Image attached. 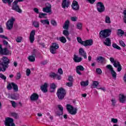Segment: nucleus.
Wrapping results in <instances>:
<instances>
[{"label":"nucleus","mask_w":126,"mask_h":126,"mask_svg":"<svg viewBox=\"0 0 126 126\" xmlns=\"http://www.w3.org/2000/svg\"><path fill=\"white\" fill-rule=\"evenodd\" d=\"M47 15V13H39L38 17L39 18H45V16Z\"/></svg>","instance_id":"58836bf2"},{"label":"nucleus","mask_w":126,"mask_h":126,"mask_svg":"<svg viewBox=\"0 0 126 126\" xmlns=\"http://www.w3.org/2000/svg\"><path fill=\"white\" fill-rule=\"evenodd\" d=\"M66 109L68 111L69 114H70V115H76L77 114V107H73L70 104H67L66 105Z\"/></svg>","instance_id":"39448f33"},{"label":"nucleus","mask_w":126,"mask_h":126,"mask_svg":"<svg viewBox=\"0 0 126 126\" xmlns=\"http://www.w3.org/2000/svg\"><path fill=\"white\" fill-rule=\"evenodd\" d=\"M104 45L110 47L112 44L111 42V39L109 37H106L105 41L103 42Z\"/></svg>","instance_id":"412c9836"},{"label":"nucleus","mask_w":126,"mask_h":126,"mask_svg":"<svg viewBox=\"0 0 126 126\" xmlns=\"http://www.w3.org/2000/svg\"><path fill=\"white\" fill-rule=\"evenodd\" d=\"M77 28L79 30L81 29V28H82V24L81 23H78L77 24Z\"/></svg>","instance_id":"09e8293b"},{"label":"nucleus","mask_w":126,"mask_h":126,"mask_svg":"<svg viewBox=\"0 0 126 126\" xmlns=\"http://www.w3.org/2000/svg\"><path fill=\"white\" fill-rule=\"evenodd\" d=\"M111 101L112 102V106L113 107H115V106H116V104H117V100H116V98H112Z\"/></svg>","instance_id":"a19ab883"},{"label":"nucleus","mask_w":126,"mask_h":126,"mask_svg":"<svg viewBox=\"0 0 126 126\" xmlns=\"http://www.w3.org/2000/svg\"><path fill=\"white\" fill-rule=\"evenodd\" d=\"M79 54L81 57H83L84 59H87V56H86V52L84 51L83 48H80L79 50Z\"/></svg>","instance_id":"a211bd4d"},{"label":"nucleus","mask_w":126,"mask_h":126,"mask_svg":"<svg viewBox=\"0 0 126 126\" xmlns=\"http://www.w3.org/2000/svg\"><path fill=\"white\" fill-rule=\"evenodd\" d=\"M57 74L54 73V72H51L49 74V76L50 77H52L53 78H55L56 76H57Z\"/></svg>","instance_id":"de8ad7c7"},{"label":"nucleus","mask_w":126,"mask_h":126,"mask_svg":"<svg viewBox=\"0 0 126 126\" xmlns=\"http://www.w3.org/2000/svg\"><path fill=\"white\" fill-rule=\"evenodd\" d=\"M41 23H42V24L45 25L47 24V25H50V22L48 20H41L40 21Z\"/></svg>","instance_id":"72a5a7b5"},{"label":"nucleus","mask_w":126,"mask_h":126,"mask_svg":"<svg viewBox=\"0 0 126 126\" xmlns=\"http://www.w3.org/2000/svg\"><path fill=\"white\" fill-rule=\"evenodd\" d=\"M125 34V32L123 31L122 29H118V32H117V35L118 36H120L121 35V36H123Z\"/></svg>","instance_id":"2f4dec72"},{"label":"nucleus","mask_w":126,"mask_h":126,"mask_svg":"<svg viewBox=\"0 0 126 126\" xmlns=\"http://www.w3.org/2000/svg\"><path fill=\"white\" fill-rule=\"evenodd\" d=\"M113 65L115 67H118L117 71H119V72L122 70V65L120 63V62H117V63H114Z\"/></svg>","instance_id":"aec40b11"},{"label":"nucleus","mask_w":126,"mask_h":126,"mask_svg":"<svg viewBox=\"0 0 126 126\" xmlns=\"http://www.w3.org/2000/svg\"><path fill=\"white\" fill-rule=\"evenodd\" d=\"M12 86H13V88L15 92H17L18 91V86L15 83L12 82L11 83Z\"/></svg>","instance_id":"cd10ccee"},{"label":"nucleus","mask_w":126,"mask_h":126,"mask_svg":"<svg viewBox=\"0 0 126 126\" xmlns=\"http://www.w3.org/2000/svg\"><path fill=\"white\" fill-rule=\"evenodd\" d=\"M31 73V70H30V69H27L26 70V74L27 76H29Z\"/></svg>","instance_id":"680f3d73"},{"label":"nucleus","mask_w":126,"mask_h":126,"mask_svg":"<svg viewBox=\"0 0 126 126\" xmlns=\"http://www.w3.org/2000/svg\"><path fill=\"white\" fill-rule=\"evenodd\" d=\"M119 43H120L121 46H122L124 48H125V47H126V44L125 43V42H124V41L123 40H120L119 41Z\"/></svg>","instance_id":"bf43d9fd"},{"label":"nucleus","mask_w":126,"mask_h":126,"mask_svg":"<svg viewBox=\"0 0 126 126\" xmlns=\"http://www.w3.org/2000/svg\"><path fill=\"white\" fill-rule=\"evenodd\" d=\"M20 1H23V0H15L12 3V9L18 13H22V10L18 5V2Z\"/></svg>","instance_id":"7ed1b4c3"},{"label":"nucleus","mask_w":126,"mask_h":126,"mask_svg":"<svg viewBox=\"0 0 126 126\" xmlns=\"http://www.w3.org/2000/svg\"><path fill=\"white\" fill-rule=\"evenodd\" d=\"M35 30H32L31 32L29 37V40L31 42V44H33L34 43V41L35 40Z\"/></svg>","instance_id":"ddd939ff"},{"label":"nucleus","mask_w":126,"mask_h":126,"mask_svg":"<svg viewBox=\"0 0 126 126\" xmlns=\"http://www.w3.org/2000/svg\"><path fill=\"white\" fill-rule=\"evenodd\" d=\"M119 101L121 103H125L126 101V97L125 96V95L122 94L119 97Z\"/></svg>","instance_id":"393cba45"},{"label":"nucleus","mask_w":126,"mask_h":126,"mask_svg":"<svg viewBox=\"0 0 126 126\" xmlns=\"http://www.w3.org/2000/svg\"><path fill=\"white\" fill-rule=\"evenodd\" d=\"M8 98H11L12 100H18L19 99V94H12L8 96Z\"/></svg>","instance_id":"5701e85b"},{"label":"nucleus","mask_w":126,"mask_h":126,"mask_svg":"<svg viewBox=\"0 0 126 126\" xmlns=\"http://www.w3.org/2000/svg\"><path fill=\"white\" fill-rule=\"evenodd\" d=\"M96 72L98 74H102V70L99 68L96 69Z\"/></svg>","instance_id":"13d9d810"},{"label":"nucleus","mask_w":126,"mask_h":126,"mask_svg":"<svg viewBox=\"0 0 126 126\" xmlns=\"http://www.w3.org/2000/svg\"><path fill=\"white\" fill-rule=\"evenodd\" d=\"M59 49V44L57 43H52V46L50 48V52L51 54L55 55L56 51Z\"/></svg>","instance_id":"f8f14e48"},{"label":"nucleus","mask_w":126,"mask_h":126,"mask_svg":"<svg viewBox=\"0 0 126 126\" xmlns=\"http://www.w3.org/2000/svg\"><path fill=\"white\" fill-rule=\"evenodd\" d=\"M4 123L6 126H15V124L13 123V119L9 117L5 118Z\"/></svg>","instance_id":"1a4fd4ad"},{"label":"nucleus","mask_w":126,"mask_h":126,"mask_svg":"<svg viewBox=\"0 0 126 126\" xmlns=\"http://www.w3.org/2000/svg\"><path fill=\"white\" fill-rule=\"evenodd\" d=\"M7 88L8 89V90H11V89H12V85L9 83L8 84V85L7 86Z\"/></svg>","instance_id":"6e6d98bb"},{"label":"nucleus","mask_w":126,"mask_h":126,"mask_svg":"<svg viewBox=\"0 0 126 126\" xmlns=\"http://www.w3.org/2000/svg\"><path fill=\"white\" fill-rule=\"evenodd\" d=\"M32 25H33L34 27H35V28H39V22L34 21L32 23Z\"/></svg>","instance_id":"4c0bfd02"},{"label":"nucleus","mask_w":126,"mask_h":126,"mask_svg":"<svg viewBox=\"0 0 126 126\" xmlns=\"http://www.w3.org/2000/svg\"><path fill=\"white\" fill-rule=\"evenodd\" d=\"M49 63V61L48 60H45L44 61H42L41 63V64H43V65H45V64H47Z\"/></svg>","instance_id":"e2e57ef3"},{"label":"nucleus","mask_w":126,"mask_h":126,"mask_svg":"<svg viewBox=\"0 0 126 126\" xmlns=\"http://www.w3.org/2000/svg\"><path fill=\"white\" fill-rule=\"evenodd\" d=\"M48 84L45 83L44 85L40 86V89L43 93H47L48 92Z\"/></svg>","instance_id":"f3484780"},{"label":"nucleus","mask_w":126,"mask_h":126,"mask_svg":"<svg viewBox=\"0 0 126 126\" xmlns=\"http://www.w3.org/2000/svg\"><path fill=\"white\" fill-rule=\"evenodd\" d=\"M31 101H37L39 99V95L36 93L32 94L30 97Z\"/></svg>","instance_id":"6ab92c4d"},{"label":"nucleus","mask_w":126,"mask_h":126,"mask_svg":"<svg viewBox=\"0 0 126 126\" xmlns=\"http://www.w3.org/2000/svg\"><path fill=\"white\" fill-rule=\"evenodd\" d=\"M33 11L34 12H35V13H37V14H39L40 13V12H39V9L37 8H34L33 9Z\"/></svg>","instance_id":"0e129e2a"},{"label":"nucleus","mask_w":126,"mask_h":126,"mask_svg":"<svg viewBox=\"0 0 126 126\" xmlns=\"http://www.w3.org/2000/svg\"><path fill=\"white\" fill-rule=\"evenodd\" d=\"M73 60L75 63H80L82 61V58L81 57H79L77 55H74Z\"/></svg>","instance_id":"b1692460"},{"label":"nucleus","mask_w":126,"mask_h":126,"mask_svg":"<svg viewBox=\"0 0 126 126\" xmlns=\"http://www.w3.org/2000/svg\"><path fill=\"white\" fill-rule=\"evenodd\" d=\"M46 7L42 8L43 12H46V13H50L52 12V5L49 3L45 4Z\"/></svg>","instance_id":"9b49d317"},{"label":"nucleus","mask_w":126,"mask_h":126,"mask_svg":"<svg viewBox=\"0 0 126 126\" xmlns=\"http://www.w3.org/2000/svg\"><path fill=\"white\" fill-rule=\"evenodd\" d=\"M69 1L66 0H63L62 2V6L63 8L65 7H68L69 6Z\"/></svg>","instance_id":"4be33fe9"},{"label":"nucleus","mask_w":126,"mask_h":126,"mask_svg":"<svg viewBox=\"0 0 126 126\" xmlns=\"http://www.w3.org/2000/svg\"><path fill=\"white\" fill-rule=\"evenodd\" d=\"M0 78H1L3 80H6V76H4L3 74L0 73Z\"/></svg>","instance_id":"8fccbe9b"},{"label":"nucleus","mask_w":126,"mask_h":126,"mask_svg":"<svg viewBox=\"0 0 126 126\" xmlns=\"http://www.w3.org/2000/svg\"><path fill=\"white\" fill-rule=\"evenodd\" d=\"M66 86H68V87H72V85H73V83L72 82H67L66 83Z\"/></svg>","instance_id":"3c124183"},{"label":"nucleus","mask_w":126,"mask_h":126,"mask_svg":"<svg viewBox=\"0 0 126 126\" xmlns=\"http://www.w3.org/2000/svg\"><path fill=\"white\" fill-rule=\"evenodd\" d=\"M21 78V74H20V73H17V77L16 79H20Z\"/></svg>","instance_id":"69168bd1"},{"label":"nucleus","mask_w":126,"mask_h":126,"mask_svg":"<svg viewBox=\"0 0 126 126\" xmlns=\"http://www.w3.org/2000/svg\"><path fill=\"white\" fill-rule=\"evenodd\" d=\"M77 40L78 42V43L81 44V45H83L84 41H82V39H81V38H80V37H77Z\"/></svg>","instance_id":"37998d69"},{"label":"nucleus","mask_w":126,"mask_h":126,"mask_svg":"<svg viewBox=\"0 0 126 126\" xmlns=\"http://www.w3.org/2000/svg\"><path fill=\"white\" fill-rule=\"evenodd\" d=\"M68 80L70 82H73V77H72V76H69Z\"/></svg>","instance_id":"052dcab7"},{"label":"nucleus","mask_w":126,"mask_h":126,"mask_svg":"<svg viewBox=\"0 0 126 126\" xmlns=\"http://www.w3.org/2000/svg\"><path fill=\"white\" fill-rule=\"evenodd\" d=\"M71 6L73 10H79V4H78L77 1L75 0L73 1Z\"/></svg>","instance_id":"4468645a"},{"label":"nucleus","mask_w":126,"mask_h":126,"mask_svg":"<svg viewBox=\"0 0 126 126\" xmlns=\"http://www.w3.org/2000/svg\"><path fill=\"white\" fill-rule=\"evenodd\" d=\"M112 33V30L110 29H105L99 32V38H102V39H106L108 38Z\"/></svg>","instance_id":"f03ea898"},{"label":"nucleus","mask_w":126,"mask_h":126,"mask_svg":"<svg viewBox=\"0 0 126 126\" xmlns=\"http://www.w3.org/2000/svg\"><path fill=\"white\" fill-rule=\"evenodd\" d=\"M69 26V21L66 20L64 23V26H63V29H65L63 31V34L65 37H68L69 36V32H68V27Z\"/></svg>","instance_id":"423d86ee"},{"label":"nucleus","mask_w":126,"mask_h":126,"mask_svg":"<svg viewBox=\"0 0 126 126\" xmlns=\"http://www.w3.org/2000/svg\"><path fill=\"white\" fill-rule=\"evenodd\" d=\"M105 58L102 56H98L97 57L96 61L100 62V63H104Z\"/></svg>","instance_id":"7c9ffc66"},{"label":"nucleus","mask_w":126,"mask_h":126,"mask_svg":"<svg viewBox=\"0 0 126 126\" xmlns=\"http://www.w3.org/2000/svg\"><path fill=\"white\" fill-rule=\"evenodd\" d=\"M98 85H99V82L97 81H94L92 85V88H96Z\"/></svg>","instance_id":"c85d7f7f"},{"label":"nucleus","mask_w":126,"mask_h":126,"mask_svg":"<svg viewBox=\"0 0 126 126\" xmlns=\"http://www.w3.org/2000/svg\"><path fill=\"white\" fill-rule=\"evenodd\" d=\"M80 84L81 86H83V87H85L86 86H88L89 82L88 81H82L81 82Z\"/></svg>","instance_id":"c756f323"},{"label":"nucleus","mask_w":126,"mask_h":126,"mask_svg":"<svg viewBox=\"0 0 126 126\" xmlns=\"http://www.w3.org/2000/svg\"><path fill=\"white\" fill-rule=\"evenodd\" d=\"M16 41L17 43H21V41H22V37L18 36L16 39Z\"/></svg>","instance_id":"49530a36"},{"label":"nucleus","mask_w":126,"mask_h":126,"mask_svg":"<svg viewBox=\"0 0 126 126\" xmlns=\"http://www.w3.org/2000/svg\"><path fill=\"white\" fill-rule=\"evenodd\" d=\"M96 6L97 11L100 12V13H102V12H104V11H105V6L103 2H98L96 3Z\"/></svg>","instance_id":"6e6552de"},{"label":"nucleus","mask_w":126,"mask_h":126,"mask_svg":"<svg viewBox=\"0 0 126 126\" xmlns=\"http://www.w3.org/2000/svg\"><path fill=\"white\" fill-rule=\"evenodd\" d=\"M112 47L114 48V49H117V50H121V47L116 43H113L112 44Z\"/></svg>","instance_id":"79ce46f5"},{"label":"nucleus","mask_w":126,"mask_h":126,"mask_svg":"<svg viewBox=\"0 0 126 126\" xmlns=\"http://www.w3.org/2000/svg\"><path fill=\"white\" fill-rule=\"evenodd\" d=\"M66 94V92H65V90L63 88L59 89L57 92V95L59 100H63Z\"/></svg>","instance_id":"20e7f679"},{"label":"nucleus","mask_w":126,"mask_h":126,"mask_svg":"<svg viewBox=\"0 0 126 126\" xmlns=\"http://www.w3.org/2000/svg\"><path fill=\"white\" fill-rule=\"evenodd\" d=\"M106 68H107V69H109V71H110V72L114 70L113 66H112V65H111V64H108V65H106Z\"/></svg>","instance_id":"c9c22d12"},{"label":"nucleus","mask_w":126,"mask_h":126,"mask_svg":"<svg viewBox=\"0 0 126 126\" xmlns=\"http://www.w3.org/2000/svg\"><path fill=\"white\" fill-rule=\"evenodd\" d=\"M111 73L112 75V77L114 78V79H116L117 78V73L115 70L111 71Z\"/></svg>","instance_id":"e433bc0d"},{"label":"nucleus","mask_w":126,"mask_h":126,"mask_svg":"<svg viewBox=\"0 0 126 126\" xmlns=\"http://www.w3.org/2000/svg\"><path fill=\"white\" fill-rule=\"evenodd\" d=\"M111 123H113V124H117L118 123V119H115V118H112Z\"/></svg>","instance_id":"4d7b16f0"},{"label":"nucleus","mask_w":126,"mask_h":126,"mask_svg":"<svg viewBox=\"0 0 126 126\" xmlns=\"http://www.w3.org/2000/svg\"><path fill=\"white\" fill-rule=\"evenodd\" d=\"M105 22L106 23H108V24H110L111 23V19L110 17L106 16L105 17Z\"/></svg>","instance_id":"ea45409f"},{"label":"nucleus","mask_w":126,"mask_h":126,"mask_svg":"<svg viewBox=\"0 0 126 126\" xmlns=\"http://www.w3.org/2000/svg\"><path fill=\"white\" fill-rule=\"evenodd\" d=\"M56 88H57V86L54 83L51 84L50 85V92L53 93L55 92V90H56Z\"/></svg>","instance_id":"a878e982"},{"label":"nucleus","mask_w":126,"mask_h":126,"mask_svg":"<svg viewBox=\"0 0 126 126\" xmlns=\"http://www.w3.org/2000/svg\"><path fill=\"white\" fill-rule=\"evenodd\" d=\"M28 59L30 62H31L32 63L34 62L35 61V56H29L28 57Z\"/></svg>","instance_id":"473e14b6"},{"label":"nucleus","mask_w":126,"mask_h":126,"mask_svg":"<svg viewBox=\"0 0 126 126\" xmlns=\"http://www.w3.org/2000/svg\"><path fill=\"white\" fill-rule=\"evenodd\" d=\"M58 108L59 110L61 111V113L63 114V106L61 105H58Z\"/></svg>","instance_id":"c03bdc74"},{"label":"nucleus","mask_w":126,"mask_h":126,"mask_svg":"<svg viewBox=\"0 0 126 126\" xmlns=\"http://www.w3.org/2000/svg\"><path fill=\"white\" fill-rule=\"evenodd\" d=\"M10 103H11L12 106L13 108L16 107V103L15 102V101H14L13 100H11Z\"/></svg>","instance_id":"603ef678"},{"label":"nucleus","mask_w":126,"mask_h":126,"mask_svg":"<svg viewBox=\"0 0 126 126\" xmlns=\"http://www.w3.org/2000/svg\"><path fill=\"white\" fill-rule=\"evenodd\" d=\"M14 21H15V19L12 17L7 22L6 26L8 30H11V29L13 28V23H14Z\"/></svg>","instance_id":"0eeeda50"},{"label":"nucleus","mask_w":126,"mask_h":126,"mask_svg":"<svg viewBox=\"0 0 126 126\" xmlns=\"http://www.w3.org/2000/svg\"><path fill=\"white\" fill-rule=\"evenodd\" d=\"M110 61L111 62V63H117L116 62V61H115V59L111 57L110 58Z\"/></svg>","instance_id":"774afa93"},{"label":"nucleus","mask_w":126,"mask_h":126,"mask_svg":"<svg viewBox=\"0 0 126 126\" xmlns=\"http://www.w3.org/2000/svg\"><path fill=\"white\" fill-rule=\"evenodd\" d=\"M0 54L4 56H8L9 54H11V52L8 50L7 48L2 49V46L0 44Z\"/></svg>","instance_id":"9d476101"},{"label":"nucleus","mask_w":126,"mask_h":126,"mask_svg":"<svg viewBox=\"0 0 126 126\" xmlns=\"http://www.w3.org/2000/svg\"><path fill=\"white\" fill-rule=\"evenodd\" d=\"M3 3H8V5L11 4V2L13 1V0H2Z\"/></svg>","instance_id":"f704fd0d"},{"label":"nucleus","mask_w":126,"mask_h":126,"mask_svg":"<svg viewBox=\"0 0 126 126\" xmlns=\"http://www.w3.org/2000/svg\"><path fill=\"white\" fill-rule=\"evenodd\" d=\"M56 116H58V117H60L61 116H63V112H62V113H61V111H57L55 112Z\"/></svg>","instance_id":"a18cd8bd"},{"label":"nucleus","mask_w":126,"mask_h":126,"mask_svg":"<svg viewBox=\"0 0 126 126\" xmlns=\"http://www.w3.org/2000/svg\"><path fill=\"white\" fill-rule=\"evenodd\" d=\"M58 40L60 41L61 43H63V44L66 43V38H65L64 36L60 37Z\"/></svg>","instance_id":"bb28decb"},{"label":"nucleus","mask_w":126,"mask_h":126,"mask_svg":"<svg viewBox=\"0 0 126 126\" xmlns=\"http://www.w3.org/2000/svg\"><path fill=\"white\" fill-rule=\"evenodd\" d=\"M83 43L84 44H83V46H84V47H88V46H92V45H93V40L92 39L87 40L86 41H84Z\"/></svg>","instance_id":"dca6fc26"},{"label":"nucleus","mask_w":126,"mask_h":126,"mask_svg":"<svg viewBox=\"0 0 126 126\" xmlns=\"http://www.w3.org/2000/svg\"><path fill=\"white\" fill-rule=\"evenodd\" d=\"M12 117H13L15 119H18V115L17 114L15 113H11Z\"/></svg>","instance_id":"5fc2aeb1"},{"label":"nucleus","mask_w":126,"mask_h":126,"mask_svg":"<svg viewBox=\"0 0 126 126\" xmlns=\"http://www.w3.org/2000/svg\"><path fill=\"white\" fill-rule=\"evenodd\" d=\"M50 23L53 26H57V22L55 20H51Z\"/></svg>","instance_id":"864d4df0"},{"label":"nucleus","mask_w":126,"mask_h":126,"mask_svg":"<svg viewBox=\"0 0 126 126\" xmlns=\"http://www.w3.org/2000/svg\"><path fill=\"white\" fill-rule=\"evenodd\" d=\"M71 20L72 21L75 22L77 20V17H71Z\"/></svg>","instance_id":"338daca9"},{"label":"nucleus","mask_w":126,"mask_h":126,"mask_svg":"<svg viewBox=\"0 0 126 126\" xmlns=\"http://www.w3.org/2000/svg\"><path fill=\"white\" fill-rule=\"evenodd\" d=\"M10 61L9 59L6 57H3L0 61V71H4L6 70L9 66Z\"/></svg>","instance_id":"f257e3e1"},{"label":"nucleus","mask_w":126,"mask_h":126,"mask_svg":"<svg viewBox=\"0 0 126 126\" xmlns=\"http://www.w3.org/2000/svg\"><path fill=\"white\" fill-rule=\"evenodd\" d=\"M79 70H81V71H83V70H84V67L83 66L79 65L77 66L76 68V72H77V73L79 75H81L82 73H81V72Z\"/></svg>","instance_id":"2eb2a0df"}]
</instances>
